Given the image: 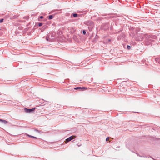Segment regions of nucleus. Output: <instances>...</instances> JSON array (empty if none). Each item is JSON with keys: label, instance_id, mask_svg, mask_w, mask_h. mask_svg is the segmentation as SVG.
<instances>
[{"label": "nucleus", "instance_id": "13", "mask_svg": "<svg viewBox=\"0 0 160 160\" xmlns=\"http://www.w3.org/2000/svg\"><path fill=\"white\" fill-rule=\"evenodd\" d=\"M91 27H93V24L92 22H91Z\"/></svg>", "mask_w": 160, "mask_h": 160}, {"label": "nucleus", "instance_id": "9", "mask_svg": "<svg viewBox=\"0 0 160 160\" xmlns=\"http://www.w3.org/2000/svg\"><path fill=\"white\" fill-rule=\"evenodd\" d=\"M3 19H2L0 20V22L2 23L3 22Z\"/></svg>", "mask_w": 160, "mask_h": 160}, {"label": "nucleus", "instance_id": "17", "mask_svg": "<svg viewBox=\"0 0 160 160\" xmlns=\"http://www.w3.org/2000/svg\"><path fill=\"white\" fill-rule=\"evenodd\" d=\"M32 138H37L36 137L33 136H32Z\"/></svg>", "mask_w": 160, "mask_h": 160}, {"label": "nucleus", "instance_id": "14", "mask_svg": "<svg viewBox=\"0 0 160 160\" xmlns=\"http://www.w3.org/2000/svg\"><path fill=\"white\" fill-rule=\"evenodd\" d=\"M28 135V136L29 137H31V138H32V136H31V135Z\"/></svg>", "mask_w": 160, "mask_h": 160}, {"label": "nucleus", "instance_id": "19", "mask_svg": "<svg viewBox=\"0 0 160 160\" xmlns=\"http://www.w3.org/2000/svg\"><path fill=\"white\" fill-rule=\"evenodd\" d=\"M38 21H41V20H40L39 19H38Z\"/></svg>", "mask_w": 160, "mask_h": 160}, {"label": "nucleus", "instance_id": "10", "mask_svg": "<svg viewBox=\"0 0 160 160\" xmlns=\"http://www.w3.org/2000/svg\"><path fill=\"white\" fill-rule=\"evenodd\" d=\"M82 32H83V34H86V31H85V30H83Z\"/></svg>", "mask_w": 160, "mask_h": 160}, {"label": "nucleus", "instance_id": "16", "mask_svg": "<svg viewBox=\"0 0 160 160\" xmlns=\"http://www.w3.org/2000/svg\"><path fill=\"white\" fill-rule=\"evenodd\" d=\"M46 39L47 41H49L48 38L47 37L46 38Z\"/></svg>", "mask_w": 160, "mask_h": 160}, {"label": "nucleus", "instance_id": "1", "mask_svg": "<svg viewBox=\"0 0 160 160\" xmlns=\"http://www.w3.org/2000/svg\"><path fill=\"white\" fill-rule=\"evenodd\" d=\"M35 109L34 108H32V109H29L27 108H25L24 110L25 112L27 113H30L31 112L33 111Z\"/></svg>", "mask_w": 160, "mask_h": 160}, {"label": "nucleus", "instance_id": "4", "mask_svg": "<svg viewBox=\"0 0 160 160\" xmlns=\"http://www.w3.org/2000/svg\"><path fill=\"white\" fill-rule=\"evenodd\" d=\"M53 16L52 15H49V19H51L53 18Z\"/></svg>", "mask_w": 160, "mask_h": 160}, {"label": "nucleus", "instance_id": "5", "mask_svg": "<svg viewBox=\"0 0 160 160\" xmlns=\"http://www.w3.org/2000/svg\"><path fill=\"white\" fill-rule=\"evenodd\" d=\"M73 16L75 17V18H76V17H77V16H78V14H76V13H74L73 14Z\"/></svg>", "mask_w": 160, "mask_h": 160}, {"label": "nucleus", "instance_id": "20", "mask_svg": "<svg viewBox=\"0 0 160 160\" xmlns=\"http://www.w3.org/2000/svg\"><path fill=\"white\" fill-rule=\"evenodd\" d=\"M36 131H38V130H36Z\"/></svg>", "mask_w": 160, "mask_h": 160}, {"label": "nucleus", "instance_id": "3", "mask_svg": "<svg viewBox=\"0 0 160 160\" xmlns=\"http://www.w3.org/2000/svg\"><path fill=\"white\" fill-rule=\"evenodd\" d=\"M0 122H2L3 123H4V124H6L8 123V122L5 120H3L2 119H0Z\"/></svg>", "mask_w": 160, "mask_h": 160}, {"label": "nucleus", "instance_id": "8", "mask_svg": "<svg viewBox=\"0 0 160 160\" xmlns=\"http://www.w3.org/2000/svg\"><path fill=\"white\" fill-rule=\"evenodd\" d=\"M127 48L128 49H130L131 48V47L129 46L128 45L127 46Z\"/></svg>", "mask_w": 160, "mask_h": 160}, {"label": "nucleus", "instance_id": "11", "mask_svg": "<svg viewBox=\"0 0 160 160\" xmlns=\"http://www.w3.org/2000/svg\"><path fill=\"white\" fill-rule=\"evenodd\" d=\"M109 137H107L106 138V141H108L109 140Z\"/></svg>", "mask_w": 160, "mask_h": 160}, {"label": "nucleus", "instance_id": "15", "mask_svg": "<svg viewBox=\"0 0 160 160\" xmlns=\"http://www.w3.org/2000/svg\"><path fill=\"white\" fill-rule=\"evenodd\" d=\"M43 18V16H40V19H42Z\"/></svg>", "mask_w": 160, "mask_h": 160}, {"label": "nucleus", "instance_id": "7", "mask_svg": "<svg viewBox=\"0 0 160 160\" xmlns=\"http://www.w3.org/2000/svg\"><path fill=\"white\" fill-rule=\"evenodd\" d=\"M82 88H80V87H77V88H75V89H82Z\"/></svg>", "mask_w": 160, "mask_h": 160}, {"label": "nucleus", "instance_id": "18", "mask_svg": "<svg viewBox=\"0 0 160 160\" xmlns=\"http://www.w3.org/2000/svg\"><path fill=\"white\" fill-rule=\"evenodd\" d=\"M147 36V35H145L144 36H145V37H146V36Z\"/></svg>", "mask_w": 160, "mask_h": 160}, {"label": "nucleus", "instance_id": "6", "mask_svg": "<svg viewBox=\"0 0 160 160\" xmlns=\"http://www.w3.org/2000/svg\"><path fill=\"white\" fill-rule=\"evenodd\" d=\"M42 25V24L41 23H38V26L39 27L41 26Z\"/></svg>", "mask_w": 160, "mask_h": 160}, {"label": "nucleus", "instance_id": "12", "mask_svg": "<svg viewBox=\"0 0 160 160\" xmlns=\"http://www.w3.org/2000/svg\"><path fill=\"white\" fill-rule=\"evenodd\" d=\"M160 59H159V58H157V59H156V60L157 61H158V62L160 63V62H159V60Z\"/></svg>", "mask_w": 160, "mask_h": 160}, {"label": "nucleus", "instance_id": "2", "mask_svg": "<svg viewBox=\"0 0 160 160\" xmlns=\"http://www.w3.org/2000/svg\"><path fill=\"white\" fill-rule=\"evenodd\" d=\"M75 137V136H71L68 138L66 140V142H68L70 141H71V140H72Z\"/></svg>", "mask_w": 160, "mask_h": 160}]
</instances>
